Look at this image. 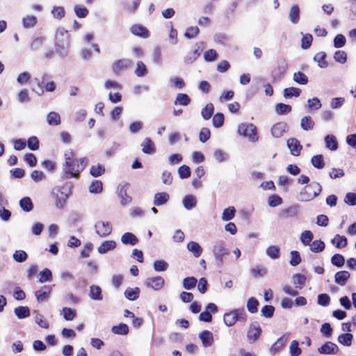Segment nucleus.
<instances>
[{"mask_svg":"<svg viewBox=\"0 0 356 356\" xmlns=\"http://www.w3.org/2000/svg\"><path fill=\"white\" fill-rule=\"evenodd\" d=\"M65 162L62 166V177L65 179H79L81 173L88 163L86 157L77 158L72 149L64 154Z\"/></svg>","mask_w":356,"mask_h":356,"instance_id":"1","label":"nucleus"},{"mask_svg":"<svg viewBox=\"0 0 356 356\" xmlns=\"http://www.w3.org/2000/svg\"><path fill=\"white\" fill-rule=\"evenodd\" d=\"M223 321L227 326H232L237 321L245 323L247 321V314L243 308L235 309L225 314Z\"/></svg>","mask_w":356,"mask_h":356,"instance_id":"2","label":"nucleus"},{"mask_svg":"<svg viewBox=\"0 0 356 356\" xmlns=\"http://www.w3.org/2000/svg\"><path fill=\"white\" fill-rule=\"evenodd\" d=\"M69 45V35L62 31L56 34L55 49L59 54H65Z\"/></svg>","mask_w":356,"mask_h":356,"instance_id":"3","label":"nucleus"},{"mask_svg":"<svg viewBox=\"0 0 356 356\" xmlns=\"http://www.w3.org/2000/svg\"><path fill=\"white\" fill-rule=\"evenodd\" d=\"M47 75L44 74L42 76V81L35 78V81L38 85V88H33V91L35 92L38 95H42L44 93L43 87H44L47 92H53L56 89V83L53 81L45 82Z\"/></svg>","mask_w":356,"mask_h":356,"instance_id":"4","label":"nucleus"},{"mask_svg":"<svg viewBox=\"0 0 356 356\" xmlns=\"http://www.w3.org/2000/svg\"><path fill=\"white\" fill-rule=\"evenodd\" d=\"M132 64V60L129 58L118 59L113 62L111 66V69L113 73L118 76L122 72L131 67Z\"/></svg>","mask_w":356,"mask_h":356,"instance_id":"5","label":"nucleus"},{"mask_svg":"<svg viewBox=\"0 0 356 356\" xmlns=\"http://www.w3.org/2000/svg\"><path fill=\"white\" fill-rule=\"evenodd\" d=\"M287 67V63L284 60H278L271 72L273 80L275 81L280 80L286 72Z\"/></svg>","mask_w":356,"mask_h":356,"instance_id":"6","label":"nucleus"},{"mask_svg":"<svg viewBox=\"0 0 356 356\" xmlns=\"http://www.w3.org/2000/svg\"><path fill=\"white\" fill-rule=\"evenodd\" d=\"M238 132L240 135L248 136L252 140L257 137V129L252 124L242 123L238 127Z\"/></svg>","mask_w":356,"mask_h":356,"instance_id":"7","label":"nucleus"},{"mask_svg":"<svg viewBox=\"0 0 356 356\" xmlns=\"http://www.w3.org/2000/svg\"><path fill=\"white\" fill-rule=\"evenodd\" d=\"M225 242L219 241L213 246V254L218 264L223 263V257L229 254V251L225 248Z\"/></svg>","mask_w":356,"mask_h":356,"instance_id":"8","label":"nucleus"},{"mask_svg":"<svg viewBox=\"0 0 356 356\" xmlns=\"http://www.w3.org/2000/svg\"><path fill=\"white\" fill-rule=\"evenodd\" d=\"M96 233L100 237H106L112 232V225L109 222L98 221L95 225Z\"/></svg>","mask_w":356,"mask_h":356,"instance_id":"9","label":"nucleus"},{"mask_svg":"<svg viewBox=\"0 0 356 356\" xmlns=\"http://www.w3.org/2000/svg\"><path fill=\"white\" fill-rule=\"evenodd\" d=\"M307 194L306 200H310L318 196L322 191V187L318 182L314 181L304 189Z\"/></svg>","mask_w":356,"mask_h":356,"instance_id":"10","label":"nucleus"},{"mask_svg":"<svg viewBox=\"0 0 356 356\" xmlns=\"http://www.w3.org/2000/svg\"><path fill=\"white\" fill-rule=\"evenodd\" d=\"M261 334V328L257 322L250 324L247 333V338L250 343L255 342Z\"/></svg>","mask_w":356,"mask_h":356,"instance_id":"11","label":"nucleus"},{"mask_svg":"<svg viewBox=\"0 0 356 356\" xmlns=\"http://www.w3.org/2000/svg\"><path fill=\"white\" fill-rule=\"evenodd\" d=\"M145 285L148 288L158 291L161 289L164 285V280L161 276L147 278L145 281Z\"/></svg>","mask_w":356,"mask_h":356,"instance_id":"12","label":"nucleus"},{"mask_svg":"<svg viewBox=\"0 0 356 356\" xmlns=\"http://www.w3.org/2000/svg\"><path fill=\"white\" fill-rule=\"evenodd\" d=\"M321 354H336L339 351L338 346L333 342L327 341L318 349Z\"/></svg>","mask_w":356,"mask_h":356,"instance_id":"13","label":"nucleus"},{"mask_svg":"<svg viewBox=\"0 0 356 356\" xmlns=\"http://www.w3.org/2000/svg\"><path fill=\"white\" fill-rule=\"evenodd\" d=\"M130 31L134 35L147 38L149 35V30L141 24H134L130 27Z\"/></svg>","mask_w":356,"mask_h":356,"instance_id":"14","label":"nucleus"},{"mask_svg":"<svg viewBox=\"0 0 356 356\" xmlns=\"http://www.w3.org/2000/svg\"><path fill=\"white\" fill-rule=\"evenodd\" d=\"M51 292V287L50 286L44 285L39 290L35 292V296L38 302H43L47 300Z\"/></svg>","mask_w":356,"mask_h":356,"instance_id":"15","label":"nucleus"},{"mask_svg":"<svg viewBox=\"0 0 356 356\" xmlns=\"http://www.w3.org/2000/svg\"><path fill=\"white\" fill-rule=\"evenodd\" d=\"M287 124L284 122H279L271 128V134L275 138H280L286 131Z\"/></svg>","mask_w":356,"mask_h":356,"instance_id":"16","label":"nucleus"},{"mask_svg":"<svg viewBox=\"0 0 356 356\" xmlns=\"http://www.w3.org/2000/svg\"><path fill=\"white\" fill-rule=\"evenodd\" d=\"M202 51V48L200 44H195L193 49L188 53V54L185 57V62L187 63H192L195 61L201 54Z\"/></svg>","mask_w":356,"mask_h":356,"instance_id":"17","label":"nucleus"},{"mask_svg":"<svg viewBox=\"0 0 356 356\" xmlns=\"http://www.w3.org/2000/svg\"><path fill=\"white\" fill-rule=\"evenodd\" d=\"M199 337L204 347H209L213 343V335L209 330L202 331L199 334Z\"/></svg>","mask_w":356,"mask_h":356,"instance_id":"18","label":"nucleus"},{"mask_svg":"<svg viewBox=\"0 0 356 356\" xmlns=\"http://www.w3.org/2000/svg\"><path fill=\"white\" fill-rule=\"evenodd\" d=\"M287 145L290 149L291 153L293 156H298L302 149V145L300 142L294 138H290L287 140Z\"/></svg>","mask_w":356,"mask_h":356,"instance_id":"19","label":"nucleus"},{"mask_svg":"<svg viewBox=\"0 0 356 356\" xmlns=\"http://www.w3.org/2000/svg\"><path fill=\"white\" fill-rule=\"evenodd\" d=\"M350 277V274L348 271L341 270L334 275V282L340 286H344Z\"/></svg>","mask_w":356,"mask_h":356,"instance_id":"20","label":"nucleus"},{"mask_svg":"<svg viewBox=\"0 0 356 356\" xmlns=\"http://www.w3.org/2000/svg\"><path fill=\"white\" fill-rule=\"evenodd\" d=\"M142 151L147 154H152L156 152L154 143L149 138H145L141 144Z\"/></svg>","mask_w":356,"mask_h":356,"instance_id":"21","label":"nucleus"},{"mask_svg":"<svg viewBox=\"0 0 356 356\" xmlns=\"http://www.w3.org/2000/svg\"><path fill=\"white\" fill-rule=\"evenodd\" d=\"M121 241L125 245H134L138 243V239L134 234L126 232L122 236Z\"/></svg>","mask_w":356,"mask_h":356,"instance_id":"22","label":"nucleus"},{"mask_svg":"<svg viewBox=\"0 0 356 356\" xmlns=\"http://www.w3.org/2000/svg\"><path fill=\"white\" fill-rule=\"evenodd\" d=\"M116 243L114 241H105L98 247L99 253L105 254L109 250L115 249Z\"/></svg>","mask_w":356,"mask_h":356,"instance_id":"23","label":"nucleus"},{"mask_svg":"<svg viewBox=\"0 0 356 356\" xmlns=\"http://www.w3.org/2000/svg\"><path fill=\"white\" fill-rule=\"evenodd\" d=\"M326 53L324 51H321L315 54L314 56V60L318 63V67L321 68H326L328 66V63L326 60Z\"/></svg>","mask_w":356,"mask_h":356,"instance_id":"24","label":"nucleus"},{"mask_svg":"<svg viewBox=\"0 0 356 356\" xmlns=\"http://www.w3.org/2000/svg\"><path fill=\"white\" fill-rule=\"evenodd\" d=\"M89 296L94 300H102L103 299L102 289L97 285L90 286Z\"/></svg>","mask_w":356,"mask_h":356,"instance_id":"25","label":"nucleus"},{"mask_svg":"<svg viewBox=\"0 0 356 356\" xmlns=\"http://www.w3.org/2000/svg\"><path fill=\"white\" fill-rule=\"evenodd\" d=\"M331 243L337 248H343L347 245L348 240L344 236L336 234L332 239Z\"/></svg>","mask_w":356,"mask_h":356,"instance_id":"26","label":"nucleus"},{"mask_svg":"<svg viewBox=\"0 0 356 356\" xmlns=\"http://www.w3.org/2000/svg\"><path fill=\"white\" fill-rule=\"evenodd\" d=\"M188 250L193 254L195 257H199L202 253V247L195 241H190L187 244Z\"/></svg>","mask_w":356,"mask_h":356,"instance_id":"27","label":"nucleus"},{"mask_svg":"<svg viewBox=\"0 0 356 356\" xmlns=\"http://www.w3.org/2000/svg\"><path fill=\"white\" fill-rule=\"evenodd\" d=\"M169 197L167 193H157L154 195V204L156 206L163 205L168 201Z\"/></svg>","mask_w":356,"mask_h":356,"instance_id":"28","label":"nucleus"},{"mask_svg":"<svg viewBox=\"0 0 356 356\" xmlns=\"http://www.w3.org/2000/svg\"><path fill=\"white\" fill-rule=\"evenodd\" d=\"M47 122L49 125L57 126L60 124V116L56 113L51 111L47 116Z\"/></svg>","mask_w":356,"mask_h":356,"instance_id":"29","label":"nucleus"},{"mask_svg":"<svg viewBox=\"0 0 356 356\" xmlns=\"http://www.w3.org/2000/svg\"><path fill=\"white\" fill-rule=\"evenodd\" d=\"M38 19L35 15H26L22 18V26L25 29H29L35 26L37 24Z\"/></svg>","mask_w":356,"mask_h":356,"instance_id":"30","label":"nucleus"},{"mask_svg":"<svg viewBox=\"0 0 356 356\" xmlns=\"http://www.w3.org/2000/svg\"><path fill=\"white\" fill-rule=\"evenodd\" d=\"M325 146L327 149L334 151L338 148L337 138L333 135H327L325 138Z\"/></svg>","mask_w":356,"mask_h":356,"instance_id":"31","label":"nucleus"},{"mask_svg":"<svg viewBox=\"0 0 356 356\" xmlns=\"http://www.w3.org/2000/svg\"><path fill=\"white\" fill-rule=\"evenodd\" d=\"M306 277L300 273H296L293 275V283L296 288L302 289L305 286Z\"/></svg>","mask_w":356,"mask_h":356,"instance_id":"32","label":"nucleus"},{"mask_svg":"<svg viewBox=\"0 0 356 356\" xmlns=\"http://www.w3.org/2000/svg\"><path fill=\"white\" fill-rule=\"evenodd\" d=\"M19 206L21 209L26 212H29L33 209V204L29 197H24L21 199Z\"/></svg>","mask_w":356,"mask_h":356,"instance_id":"33","label":"nucleus"},{"mask_svg":"<svg viewBox=\"0 0 356 356\" xmlns=\"http://www.w3.org/2000/svg\"><path fill=\"white\" fill-rule=\"evenodd\" d=\"M129 327L125 323H120L118 325H114L111 331L115 334L125 335L129 333Z\"/></svg>","mask_w":356,"mask_h":356,"instance_id":"34","label":"nucleus"},{"mask_svg":"<svg viewBox=\"0 0 356 356\" xmlns=\"http://www.w3.org/2000/svg\"><path fill=\"white\" fill-rule=\"evenodd\" d=\"M314 124V122L310 116H305L301 119L300 127L305 131L313 129Z\"/></svg>","mask_w":356,"mask_h":356,"instance_id":"35","label":"nucleus"},{"mask_svg":"<svg viewBox=\"0 0 356 356\" xmlns=\"http://www.w3.org/2000/svg\"><path fill=\"white\" fill-rule=\"evenodd\" d=\"M140 289L138 287L134 289L128 288L124 291L125 297L129 300H135L138 298Z\"/></svg>","mask_w":356,"mask_h":356,"instance_id":"36","label":"nucleus"},{"mask_svg":"<svg viewBox=\"0 0 356 356\" xmlns=\"http://www.w3.org/2000/svg\"><path fill=\"white\" fill-rule=\"evenodd\" d=\"M289 19L293 24H297L300 19V9L298 5H293L289 12Z\"/></svg>","mask_w":356,"mask_h":356,"instance_id":"37","label":"nucleus"},{"mask_svg":"<svg viewBox=\"0 0 356 356\" xmlns=\"http://www.w3.org/2000/svg\"><path fill=\"white\" fill-rule=\"evenodd\" d=\"M105 172V168L103 165L97 163L91 166L90 174L94 177H97L102 175Z\"/></svg>","mask_w":356,"mask_h":356,"instance_id":"38","label":"nucleus"},{"mask_svg":"<svg viewBox=\"0 0 356 356\" xmlns=\"http://www.w3.org/2000/svg\"><path fill=\"white\" fill-rule=\"evenodd\" d=\"M103 190V184L100 180H93L89 186V191L92 193H100Z\"/></svg>","mask_w":356,"mask_h":356,"instance_id":"39","label":"nucleus"},{"mask_svg":"<svg viewBox=\"0 0 356 356\" xmlns=\"http://www.w3.org/2000/svg\"><path fill=\"white\" fill-rule=\"evenodd\" d=\"M353 338V336L350 333L341 334L338 337V341L343 346H350L352 344Z\"/></svg>","mask_w":356,"mask_h":356,"instance_id":"40","label":"nucleus"},{"mask_svg":"<svg viewBox=\"0 0 356 356\" xmlns=\"http://www.w3.org/2000/svg\"><path fill=\"white\" fill-rule=\"evenodd\" d=\"M259 301L254 297L250 298L247 301V309L252 314L258 312Z\"/></svg>","mask_w":356,"mask_h":356,"instance_id":"41","label":"nucleus"},{"mask_svg":"<svg viewBox=\"0 0 356 356\" xmlns=\"http://www.w3.org/2000/svg\"><path fill=\"white\" fill-rule=\"evenodd\" d=\"M15 314L18 318L22 319L30 316V310L28 307H18L15 309Z\"/></svg>","mask_w":356,"mask_h":356,"instance_id":"42","label":"nucleus"},{"mask_svg":"<svg viewBox=\"0 0 356 356\" xmlns=\"http://www.w3.org/2000/svg\"><path fill=\"white\" fill-rule=\"evenodd\" d=\"M311 162L313 166L317 169H322L325 166V162L322 154L314 156L311 159Z\"/></svg>","mask_w":356,"mask_h":356,"instance_id":"43","label":"nucleus"},{"mask_svg":"<svg viewBox=\"0 0 356 356\" xmlns=\"http://www.w3.org/2000/svg\"><path fill=\"white\" fill-rule=\"evenodd\" d=\"M191 98L188 95L184 93H179L175 101V104H180L181 106H188L191 103Z\"/></svg>","mask_w":356,"mask_h":356,"instance_id":"44","label":"nucleus"},{"mask_svg":"<svg viewBox=\"0 0 356 356\" xmlns=\"http://www.w3.org/2000/svg\"><path fill=\"white\" fill-rule=\"evenodd\" d=\"M214 107L211 103L207 104L202 110L201 114L204 120H209L213 114Z\"/></svg>","mask_w":356,"mask_h":356,"instance_id":"45","label":"nucleus"},{"mask_svg":"<svg viewBox=\"0 0 356 356\" xmlns=\"http://www.w3.org/2000/svg\"><path fill=\"white\" fill-rule=\"evenodd\" d=\"M301 93V90L298 88L290 87L284 90V96L286 98H291L292 97H298Z\"/></svg>","mask_w":356,"mask_h":356,"instance_id":"46","label":"nucleus"},{"mask_svg":"<svg viewBox=\"0 0 356 356\" xmlns=\"http://www.w3.org/2000/svg\"><path fill=\"white\" fill-rule=\"evenodd\" d=\"M236 213V209L234 207H229L224 209L222 215V219L225 221H229L234 218Z\"/></svg>","mask_w":356,"mask_h":356,"instance_id":"47","label":"nucleus"},{"mask_svg":"<svg viewBox=\"0 0 356 356\" xmlns=\"http://www.w3.org/2000/svg\"><path fill=\"white\" fill-rule=\"evenodd\" d=\"M275 111L278 115L287 114L291 111V106L283 103H279L275 105Z\"/></svg>","mask_w":356,"mask_h":356,"instance_id":"48","label":"nucleus"},{"mask_svg":"<svg viewBox=\"0 0 356 356\" xmlns=\"http://www.w3.org/2000/svg\"><path fill=\"white\" fill-rule=\"evenodd\" d=\"M309 245L311 251L315 253L322 252L325 249V243L321 240L314 241Z\"/></svg>","mask_w":356,"mask_h":356,"instance_id":"49","label":"nucleus"},{"mask_svg":"<svg viewBox=\"0 0 356 356\" xmlns=\"http://www.w3.org/2000/svg\"><path fill=\"white\" fill-rule=\"evenodd\" d=\"M147 73L148 71L143 62L140 60L138 61L136 63V68L135 70V74H136V76L141 77L145 76L146 74H147Z\"/></svg>","mask_w":356,"mask_h":356,"instance_id":"50","label":"nucleus"},{"mask_svg":"<svg viewBox=\"0 0 356 356\" xmlns=\"http://www.w3.org/2000/svg\"><path fill=\"white\" fill-rule=\"evenodd\" d=\"M293 79L296 83L305 85L308 83L307 76L302 72H295L293 76Z\"/></svg>","mask_w":356,"mask_h":356,"instance_id":"51","label":"nucleus"},{"mask_svg":"<svg viewBox=\"0 0 356 356\" xmlns=\"http://www.w3.org/2000/svg\"><path fill=\"white\" fill-rule=\"evenodd\" d=\"M314 238L312 232L309 230H305L300 235V241L305 245H310Z\"/></svg>","mask_w":356,"mask_h":356,"instance_id":"52","label":"nucleus"},{"mask_svg":"<svg viewBox=\"0 0 356 356\" xmlns=\"http://www.w3.org/2000/svg\"><path fill=\"white\" fill-rule=\"evenodd\" d=\"M120 195L121 197V204L122 205H126L130 203L132 200L131 197L127 195L126 186L121 187L120 190Z\"/></svg>","mask_w":356,"mask_h":356,"instance_id":"53","label":"nucleus"},{"mask_svg":"<svg viewBox=\"0 0 356 356\" xmlns=\"http://www.w3.org/2000/svg\"><path fill=\"white\" fill-rule=\"evenodd\" d=\"M266 254L271 259H278L280 255V248L275 245H270L267 248Z\"/></svg>","mask_w":356,"mask_h":356,"instance_id":"54","label":"nucleus"},{"mask_svg":"<svg viewBox=\"0 0 356 356\" xmlns=\"http://www.w3.org/2000/svg\"><path fill=\"white\" fill-rule=\"evenodd\" d=\"M39 282L41 283L51 281L52 280L51 271L48 268H44L40 272Z\"/></svg>","mask_w":356,"mask_h":356,"instance_id":"55","label":"nucleus"},{"mask_svg":"<svg viewBox=\"0 0 356 356\" xmlns=\"http://www.w3.org/2000/svg\"><path fill=\"white\" fill-rule=\"evenodd\" d=\"M197 279L195 277H188L183 280V286L186 290H191L193 289L197 284Z\"/></svg>","mask_w":356,"mask_h":356,"instance_id":"56","label":"nucleus"},{"mask_svg":"<svg viewBox=\"0 0 356 356\" xmlns=\"http://www.w3.org/2000/svg\"><path fill=\"white\" fill-rule=\"evenodd\" d=\"M331 262L334 266L341 268L344 265L345 259L343 255L340 254H335L332 257Z\"/></svg>","mask_w":356,"mask_h":356,"instance_id":"57","label":"nucleus"},{"mask_svg":"<svg viewBox=\"0 0 356 356\" xmlns=\"http://www.w3.org/2000/svg\"><path fill=\"white\" fill-rule=\"evenodd\" d=\"M63 318H65V320L72 321L75 318V316L76 315V312L75 309H72L70 307H63Z\"/></svg>","mask_w":356,"mask_h":356,"instance_id":"58","label":"nucleus"},{"mask_svg":"<svg viewBox=\"0 0 356 356\" xmlns=\"http://www.w3.org/2000/svg\"><path fill=\"white\" fill-rule=\"evenodd\" d=\"M74 10L76 15L79 18L86 17L89 13L88 10L83 6L76 5Z\"/></svg>","mask_w":356,"mask_h":356,"instance_id":"59","label":"nucleus"},{"mask_svg":"<svg viewBox=\"0 0 356 356\" xmlns=\"http://www.w3.org/2000/svg\"><path fill=\"white\" fill-rule=\"evenodd\" d=\"M291 259L289 264L292 266H296L301 262V257L299 252L293 250L290 252Z\"/></svg>","mask_w":356,"mask_h":356,"instance_id":"60","label":"nucleus"},{"mask_svg":"<svg viewBox=\"0 0 356 356\" xmlns=\"http://www.w3.org/2000/svg\"><path fill=\"white\" fill-rule=\"evenodd\" d=\"M224 115L221 113H218L213 117L212 123L216 128L221 127L224 124Z\"/></svg>","mask_w":356,"mask_h":356,"instance_id":"61","label":"nucleus"},{"mask_svg":"<svg viewBox=\"0 0 356 356\" xmlns=\"http://www.w3.org/2000/svg\"><path fill=\"white\" fill-rule=\"evenodd\" d=\"M27 146L33 151L38 150L40 147V142L36 136H31L28 139Z\"/></svg>","mask_w":356,"mask_h":356,"instance_id":"62","label":"nucleus"},{"mask_svg":"<svg viewBox=\"0 0 356 356\" xmlns=\"http://www.w3.org/2000/svg\"><path fill=\"white\" fill-rule=\"evenodd\" d=\"M334 59L336 62L343 64L347 60V54L344 51L338 50L334 54Z\"/></svg>","mask_w":356,"mask_h":356,"instance_id":"63","label":"nucleus"},{"mask_svg":"<svg viewBox=\"0 0 356 356\" xmlns=\"http://www.w3.org/2000/svg\"><path fill=\"white\" fill-rule=\"evenodd\" d=\"M200 33V29L197 26L187 28L184 36L188 39L196 37Z\"/></svg>","mask_w":356,"mask_h":356,"instance_id":"64","label":"nucleus"}]
</instances>
